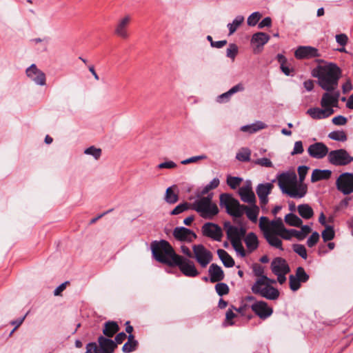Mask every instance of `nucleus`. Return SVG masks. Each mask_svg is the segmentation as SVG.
<instances>
[{"instance_id":"obj_52","label":"nucleus","mask_w":353,"mask_h":353,"mask_svg":"<svg viewBox=\"0 0 353 353\" xmlns=\"http://www.w3.org/2000/svg\"><path fill=\"white\" fill-rule=\"evenodd\" d=\"M191 204L183 203L176 206L171 212L172 215H176L190 208Z\"/></svg>"},{"instance_id":"obj_10","label":"nucleus","mask_w":353,"mask_h":353,"mask_svg":"<svg viewBox=\"0 0 353 353\" xmlns=\"http://www.w3.org/2000/svg\"><path fill=\"white\" fill-rule=\"evenodd\" d=\"M336 185L339 191L343 194H350L353 192V174L344 172L339 175L336 181Z\"/></svg>"},{"instance_id":"obj_61","label":"nucleus","mask_w":353,"mask_h":353,"mask_svg":"<svg viewBox=\"0 0 353 353\" xmlns=\"http://www.w3.org/2000/svg\"><path fill=\"white\" fill-rule=\"evenodd\" d=\"M205 158H206V156H205V155L192 157L190 158L183 160L181 161V164L186 165V164H189V163H195L199 160L205 159Z\"/></svg>"},{"instance_id":"obj_53","label":"nucleus","mask_w":353,"mask_h":353,"mask_svg":"<svg viewBox=\"0 0 353 353\" xmlns=\"http://www.w3.org/2000/svg\"><path fill=\"white\" fill-rule=\"evenodd\" d=\"M261 17V14L260 12H253L248 18L247 22H248V26H254L255 25H256V23H258V21H259Z\"/></svg>"},{"instance_id":"obj_56","label":"nucleus","mask_w":353,"mask_h":353,"mask_svg":"<svg viewBox=\"0 0 353 353\" xmlns=\"http://www.w3.org/2000/svg\"><path fill=\"white\" fill-rule=\"evenodd\" d=\"M254 163L265 168H272L273 166L272 161L268 158L258 159L254 161Z\"/></svg>"},{"instance_id":"obj_39","label":"nucleus","mask_w":353,"mask_h":353,"mask_svg":"<svg viewBox=\"0 0 353 353\" xmlns=\"http://www.w3.org/2000/svg\"><path fill=\"white\" fill-rule=\"evenodd\" d=\"M278 62L281 64V71L287 76L290 75L292 70L285 65L287 62L286 58L281 54H279L276 56Z\"/></svg>"},{"instance_id":"obj_21","label":"nucleus","mask_w":353,"mask_h":353,"mask_svg":"<svg viewBox=\"0 0 353 353\" xmlns=\"http://www.w3.org/2000/svg\"><path fill=\"white\" fill-rule=\"evenodd\" d=\"M239 193L243 202L250 204L255 203L256 197L252 189L251 182H247L245 185L241 187Z\"/></svg>"},{"instance_id":"obj_8","label":"nucleus","mask_w":353,"mask_h":353,"mask_svg":"<svg viewBox=\"0 0 353 353\" xmlns=\"http://www.w3.org/2000/svg\"><path fill=\"white\" fill-rule=\"evenodd\" d=\"M193 257L203 268H205L212 261V253L202 244L192 246Z\"/></svg>"},{"instance_id":"obj_46","label":"nucleus","mask_w":353,"mask_h":353,"mask_svg":"<svg viewBox=\"0 0 353 353\" xmlns=\"http://www.w3.org/2000/svg\"><path fill=\"white\" fill-rule=\"evenodd\" d=\"M85 154L92 155L95 159H99L101 154V150L94 146H90L85 150Z\"/></svg>"},{"instance_id":"obj_13","label":"nucleus","mask_w":353,"mask_h":353,"mask_svg":"<svg viewBox=\"0 0 353 353\" xmlns=\"http://www.w3.org/2000/svg\"><path fill=\"white\" fill-rule=\"evenodd\" d=\"M173 236L177 241L190 243L196 239V234L185 227H176L173 230Z\"/></svg>"},{"instance_id":"obj_17","label":"nucleus","mask_w":353,"mask_h":353,"mask_svg":"<svg viewBox=\"0 0 353 353\" xmlns=\"http://www.w3.org/2000/svg\"><path fill=\"white\" fill-rule=\"evenodd\" d=\"M274 185L271 183H260L256 188V192L261 206L268 203V195L271 193Z\"/></svg>"},{"instance_id":"obj_24","label":"nucleus","mask_w":353,"mask_h":353,"mask_svg":"<svg viewBox=\"0 0 353 353\" xmlns=\"http://www.w3.org/2000/svg\"><path fill=\"white\" fill-rule=\"evenodd\" d=\"M208 272L210 274V280L211 283L219 282L224 278L223 271L217 264H211L209 268Z\"/></svg>"},{"instance_id":"obj_1","label":"nucleus","mask_w":353,"mask_h":353,"mask_svg":"<svg viewBox=\"0 0 353 353\" xmlns=\"http://www.w3.org/2000/svg\"><path fill=\"white\" fill-rule=\"evenodd\" d=\"M153 257L157 261L169 266H177L183 274L195 277L199 274L193 261L175 253L172 245L165 240L151 243Z\"/></svg>"},{"instance_id":"obj_38","label":"nucleus","mask_w":353,"mask_h":353,"mask_svg":"<svg viewBox=\"0 0 353 353\" xmlns=\"http://www.w3.org/2000/svg\"><path fill=\"white\" fill-rule=\"evenodd\" d=\"M243 21L244 17L241 15H238L233 20L232 23H228V28L229 29V35L234 34Z\"/></svg>"},{"instance_id":"obj_20","label":"nucleus","mask_w":353,"mask_h":353,"mask_svg":"<svg viewBox=\"0 0 353 353\" xmlns=\"http://www.w3.org/2000/svg\"><path fill=\"white\" fill-rule=\"evenodd\" d=\"M130 21L131 17L130 15H125L119 19L115 26L114 33L121 38L127 39L129 37L127 29Z\"/></svg>"},{"instance_id":"obj_62","label":"nucleus","mask_w":353,"mask_h":353,"mask_svg":"<svg viewBox=\"0 0 353 353\" xmlns=\"http://www.w3.org/2000/svg\"><path fill=\"white\" fill-rule=\"evenodd\" d=\"M347 121V118L342 115L336 116L332 119V123L336 125H343L346 124Z\"/></svg>"},{"instance_id":"obj_29","label":"nucleus","mask_w":353,"mask_h":353,"mask_svg":"<svg viewBox=\"0 0 353 353\" xmlns=\"http://www.w3.org/2000/svg\"><path fill=\"white\" fill-rule=\"evenodd\" d=\"M263 235L267 241L268 242V243L271 246L283 250L282 241L277 236L276 234H274L272 230H270L269 232H266L265 234Z\"/></svg>"},{"instance_id":"obj_16","label":"nucleus","mask_w":353,"mask_h":353,"mask_svg":"<svg viewBox=\"0 0 353 353\" xmlns=\"http://www.w3.org/2000/svg\"><path fill=\"white\" fill-rule=\"evenodd\" d=\"M296 59H311L321 56L319 50L312 46H299L294 52Z\"/></svg>"},{"instance_id":"obj_19","label":"nucleus","mask_w":353,"mask_h":353,"mask_svg":"<svg viewBox=\"0 0 353 353\" xmlns=\"http://www.w3.org/2000/svg\"><path fill=\"white\" fill-rule=\"evenodd\" d=\"M27 76L33 81L39 85H43L46 83V75L37 68L35 64H32L26 70Z\"/></svg>"},{"instance_id":"obj_37","label":"nucleus","mask_w":353,"mask_h":353,"mask_svg":"<svg viewBox=\"0 0 353 353\" xmlns=\"http://www.w3.org/2000/svg\"><path fill=\"white\" fill-rule=\"evenodd\" d=\"M285 223L291 226L299 227L302 225V220L296 214L290 213L285 216Z\"/></svg>"},{"instance_id":"obj_60","label":"nucleus","mask_w":353,"mask_h":353,"mask_svg":"<svg viewBox=\"0 0 353 353\" xmlns=\"http://www.w3.org/2000/svg\"><path fill=\"white\" fill-rule=\"evenodd\" d=\"M233 310H237L234 306L232 307V309H229L225 314V321L230 325H233L234 323L231 321L234 317H236V314L234 313ZM238 311H239L238 310Z\"/></svg>"},{"instance_id":"obj_36","label":"nucleus","mask_w":353,"mask_h":353,"mask_svg":"<svg viewBox=\"0 0 353 353\" xmlns=\"http://www.w3.org/2000/svg\"><path fill=\"white\" fill-rule=\"evenodd\" d=\"M311 228L308 225H302L301 230H291L289 233L296 237L299 240H303L311 232Z\"/></svg>"},{"instance_id":"obj_32","label":"nucleus","mask_w":353,"mask_h":353,"mask_svg":"<svg viewBox=\"0 0 353 353\" xmlns=\"http://www.w3.org/2000/svg\"><path fill=\"white\" fill-rule=\"evenodd\" d=\"M217 254L223 263L227 268H232L234 265V259L229 255V254L223 249H219L217 250Z\"/></svg>"},{"instance_id":"obj_26","label":"nucleus","mask_w":353,"mask_h":353,"mask_svg":"<svg viewBox=\"0 0 353 353\" xmlns=\"http://www.w3.org/2000/svg\"><path fill=\"white\" fill-rule=\"evenodd\" d=\"M244 241L249 253L254 252L259 246L257 236L254 232L248 233L245 237Z\"/></svg>"},{"instance_id":"obj_30","label":"nucleus","mask_w":353,"mask_h":353,"mask_svg":"<svg viewBox=\"0 0 353 353\" xmlns=\"http://www.w3.org/2000/svg\"><path fill=\"white\" fill-rule=\"evenodd\" d=\"M245 212L247 217L253 223H256L259 213V208L255 203L251 206H243V213Z\"/></svg>"},{"instance_id":"obj_7","label":"nucleus","mask_w":353,"mask_h":353,"mask_svg":"<svg viewBox=\"0 0 353 353\" xmlns=\"http://www.w3.org/2000/svg\"><path fill=\"white\" fill-rule=\"evenodd\" d=\"M99 347L95 343H90L86 345L85 353H112L117 345L114 341L101 336L98 339Z\"/></svg>"},{"instance_id":"obj_41","label":"nucleus","mask_w":353,"mask_h":353,"mask_svg":"<svg viewBox=\"0 0 353 353\" xmlns=\"http://www.w3.org/2000/svg\"><path fill=\"white\" fill-rule=\"evenodd\" d=\"M330 139L338 141H345L347 135L343 131H333L328 134Z\"/></svg>"},{"instance_id":"obj_64","label":"nucleus","mask_w":353,"mask_h":353,"mask_svg":"<svg viewBox=\"0 0 353 353\" xmlns=\"http://www.w3.org/2000/svg\"><path fill=\"white\" fill-rule=\"evenodd\" d=\"M336 41L339 45L345 46L347 43L348 38L345 34H339L336 35Z\"/></svg>"},{"instance_id":"obj_40","label":"nucleus","mask_w":353,"mask_h":353,"mask_svg":"<svg viewBox=\"0 0 353 353\" xmlns=\"http://www.w3.org/2000/svg\"><path fill=\"white\" fill-rule=\"evenodd\" d=\"M334 228L330 225H327L325 229L322 232L321 236L324 242L331 241L334 238Z\"/></svg>"},{"instance_id":"obj_5","label":"nucleus","mask_w":353,"mask_h":353,"mask_svg":"<svg viewBox=\"0 0 353 353\" xmlns=\"http://www.w3.org/2000/svg\"><path fill=\"white\" fill-rule=\"evenodd\" d=\"M264 279H268V276L259 278L252 286V291L255 294L268 300H276L279 296V292L277 289L264 282Z\"/></svg>"},{"instance_id":"obj_45","label":"nucleus","mask_w":353,"mask_h":353,"mask_svg":"<svg viewBox=\"0 0 353 353\" xmlns=\"http://www.w3.org/2000/svg\"><path fill=\"white\" fill-rule=\"evenodd\" d=\"M238 54V47L234 43H230L226 50V56L232 61L235 59Z\"/></svg>"},{"instance_id":"obj_9","label":"nucleus","mask_w":353,"mask_h":353,"mask_svg":"<svg viewBox=\"0 0 353 353\" xmlns=\"http://www.w3.org/2000/svg\"><path fill=\"white\" fill-rule=\"evenodd\" d=\"M329 163L335 166H343L351 163L350 155L345 149H338L329 152Z\"/></svg>"},{"instance_id":"obj_4","label":"nucleus","mask_w":353,"mask_h":353,"mask_svg":"<svg viewBox=\"0 0 353 353\" xmlns=\"http://www.w3.org/2000/svg\"><path fill=\"white\" fill-rule=\"evenodd\" d=\"M190 208L205 219H212L219 212L217 205L212 201V194L198 197L191 204Z\"/></svg>"},{"instance_id":"obj_23","label":"nucleus","mask_w":353,"mask_h":353,"mask_svg":"<svg viewBox=\"0 0 353 353\" xmlns=\"http://www.w3.org/2000/svg\"><path fill=\"white\" fill-rule=\"evenodd\" d=\"M334 113L332 108H312L307 110V114L314 119H325Z\"/></svg>"},{"instance_id":"obj_28","label":"nucleus","mask_w":353,"mask_h":353,"mask_svg":"<svg viewBox=\"0 0 353 353\" xmlns=\"http://www.w3.org/2000/svg\"><path fill=\"white\" fill-rule=\"evenodd\" d=\"M331 174L332 172L329 170L315 169L312 171L311 181L315 183L321 180L328 179L330 178Z\"/></svg>"},{"instance_id":"obj_31","label":"nucleus","mask_w":353,"mask_h":353,"mask_svg":"<svg viewBox=\"0 0 353 353\" xmlns=\"http://www.w3.org/2000/svg\"><path fill=\"white\" fill-rule=\"evenodd\" d=\"M119 330L118 324L114 321H108L104 325L103 333L108 337H112Z\"/></svg>"},{"instance_id":"obj_27","label":"nucleus","mask_w":353,"mask_h":353,"mask_svg":"<svg viewBox=\"0 0 353 353\" xmlns=\"http://www.w3.org/2000/svg\"><path fill=\"white\" fill-rule=\"evenodd\" d=\"M270 36L262 32L254 34L251 39V43L255 45L257 48L262 47L270 40Z\"/></svg>"},{"instance_id":"obj_50","label":"nucleus","mask_w":353,"mask_h":353,"mask_svg":"<svg viewBox=\"0 0 353 353\" xmlns=\"http://www.w3.org/2000/svg\"><path fill=\"white\" fill-rule=\"evenodd\" d=\"M242 181V179L237 176H228L227 178V184L232 188L236 189Z\"/></svg>"},{"instance_id":"obj_12","label":"nucleus","mask_w":353,"mask_h":353,"mask_svg":"<svg viewBox=\"0 0 353 353\" xmlns=\"http://www.w3.org/2000/svg\"><path fill=\"white\" fill-rule=\"evenodd\" d=\"M309 155L316 159H321L328 156L329 149L327 145L322 142H316L311 144L307 148Z\"/></svg>"},{"instance_id":"obj_55","label":"nucleus","mask_w":353,"mask_h":353,"mask_svg":"<svg viewBox=\"0 0 353 353\" xmlns=\"http://www.w3.org/2000/svg\"><path fill=\"white\" fill-rule=\"evenodd\" d=\"M252 270L255 276L263 278V276H265L264 275V268L258 263H255L252 266Z\"/></svg>"},{"instance_id":"obj_51","label":"nucleus","mask_w":353,"mask_h":353,"mask_svg":"<svg viewBox=\"0 0 353 353\" xmlns=\"http://www.w3.org/2000/svg\"><path fill=\"white\" fill-rule=\"evenodd\" d=\"M215 290L216 293L219 296H223L229 292V288L227 284L224 283H219L215 285Z\"/></svg>"},{"instance_id":"obj_48","label":"nucleus","mask_w":353,"mask_h":353,"mask_svg":"<svg viewBox=\"0 0 353 353\" xmlns=\"http://www.w3.org/2000/svg\"><path fill=\"white\" fill-rule=\"evenodd\" d=\"M290 288L291 290L295 292L298 290L301 287V281L296 278L293 274L289 276Z\"/></svg>"},{"instance_id":"obj_25","label":"nucleus","mask_w":353,"mask_h":353,"mask_svg":"<svg viewBox=\"0 0 353 353\" xmlns=\"http://www.w3.org/2000/svg\"><path fill=\"white\" fill-rule=\"evenodd\" d=\"M270 225L271 230L274 234H276L277 235H279L285 239H289V236H286L283 234L284 232H288V231L285 228L281 218H278L272 221L270 223Z\"/></svg>"},{"instance_id":"obj_44","label":"nucleus","mask_w":353,"mask_h":353,"mask_svg":"<svg viewBox=\"0 0 353 353\" xmlns=\"http://www.w3.org/2000/svg\"><path fill=\"white\" fill-rule=\"evenodd\" d=\"M296 278L299 279L301 283H305L309 279V275L305 272V270L302 267L296 268L295 275Z\"/></svg>"},{"instance_id":"obj_2","label":"nucleus","mask_w":353,"mask_h":353,"mask_svg":"<svg viewBox=\"0 0 353 353\" xmlns=\"http://www.w3.org/2000/svg\"><path fill=\"white\" fill-rule=\"evenodd\" d=\"M309 167L301 165L298 168L299 180L294 171L283 172L277 176L278 185L283 193L291 198L301 199L307 192V185L304 180Z\"/></svg>"},{"instance_id":"obj_57","label":"nucleus","mask_w":353,"mask_h":353,"mask_svg":"<svg viewBox=\"0 0 353 353\" xmlns=\"http://www.w3.org/2000/svg\"><path fill=\"white\" fill-rule=\"evenodd\" d=\"M137 342H128L127 341L123 346L122 350L125 353H130L136 350Z\"/></svg>"},{"instance_id":"obj_42","label":"nucleus","mask_w":353,"mask_h":353,"mask_svg":"<svg viewBox=\"0 0 353 353\" xmlns=\"http://www.w3.org/2000/svg\"><path fill=\"white\" fill-rule=\"evenodd\" d=\"M251 152L248 148H242L237 154L236 159L239 161L245 162L249 161L250 159Z\"/></svg>"},{"instance_id":"obj_43","label":"nucleus","mask_w":353,"mask_h":353,"mask_svg":"<svg viewBox=\"0 0 353 353\" xmlns=\"http://www.w3.org/2000/svg\"><path fill=\"white\" fill-rule=\"evenodd\" d=\"M232 247L234 250L241 256L245 257L246 256V252L242 245L241 239L238 241H234L231 242Z\"/></svg>"},{"instance_id":"obj_54","label":"nucleus","mask_w":353,"mask_h":353,"mask_svg":"<svg viewBox=\"0 0 353 353\" xmlns=\"http://www.w3.org/2000/svg\"><path fill=\"white\" fill-rule=\"evenodd\" d=\"M319 240V234L317 232H312V235L307 241V245L309 248L314 246Z\"/></svg>"},{"instance_id":"obj_35","label":"nucleus","mask_w":353,"mask_h":353,"mask_svg":"<svg viewBox=\"0 0 353 353\" xmlns=\"http://www.w3.org/2000/svg\"><path fill=\"white\" fill-rule=\"evenodd\" d=\"M175 189H177L176 186L173 185L168 188L165 191V200L170 204H174L179 200L178 194L174 191Z\"/></svg>"},{"instance_id":"obj_47","label":"nucleus","mask_w":353,"mask_h":353,"mask_svg":"<svg viewBox=\"0 0 353 353\" xmlns=\"http://www.w3.org/2000/svg\"><path fill=\"white\" fill-rule=\"evenodd\" d=\"M270 222H269V220L265 216H261L259 219V228L263 231V234H265L266 232H269L271 230Z\"/></svg>"},{"instance_id":"obj_3","label":"nucleus","mask_w":353,"mask_h":353,"mask_svg":"<svg viewBox=\"0 0 353 353\" xmlns=\"http://www.w3.org/2000/svg\"><path fill=\"white\" fill-rule=\"evenodd\" d=\"M341 70L335 63L319 65L312 70V75L318 79L322 89L331 92L336 90Z\"/></svg>"},{"instance_id":"obj_59","label":"nucleus","mask_w":353,"mask_h":353,"mask_svg":"<svg viewBox=\"0 0 353 353\" xmlns=\"http://www.w3.org/2000/svg\"><path fill=\"white\" fill-rule=\"evenodd\" d=\"M350 199V197H346L344 199H343L337 205L335 206L334 211L339 212L341 210L346 209L349 205Z\"/></svg>"},{"instance_id":"obj_22","label":"nucleus","mask_w":353,"mask_h":353,"mask_svg":"<svg viewBox=\"0 0 353 353\" xmlns=\"http://www.w3.org/2000/svg\"><path fill=\"white\" fill-rule=\"evenodd\" d=\"M271 270L274 274L288 273L290 271L286 261L281 257H276L273 259L271 263Z\"/></svg>"},{"instance_id":"obj_15","label":"nucleus","mask_w":353,"mask_h":353,"mask_svg":"<svg viewBox=\"0 0 353 353\" xmlns=\"http://www.w3.org/2000/svg\"><path fill=\"white\" fill-rule=\"evenodd\" d=\"M339 92L334 90L323 94L321 100V105L324 108H332L336 107L339 102Z\"/></svg>"},{"instance_id":"obj_58","label":"nucleus","mask_w":353,"mask_h":353,"mask_svg":"<svg viewBox=\"0 0 353 353\" xmlns=\"http://www.w3.org/2000/svg\"><path fill=\"white\" fill-rule=\"evenodd\" d=\"M303 143L301 141H297L294 143L293 150L291 155L301 154L303 152Z\"/></svg>"},{"instance_id":"obj_34","label":"nucleus","mask_w":353,"mask_h":353,"mask_svg":"<svg viewBox=\"0 0 353 353\" xmlns=\"http://www.w3.org/2000/svg\"><path fill=\"white\" fill-rule=\"evenodd\" d=\"M297 210L299 215L305 219H309L314 215V211L308 204L299 205Z\"/></svg>"},{"instance_id":"obj_11","label":"nucleus","mask_w":353,"mask_h":353,"mask_svg":"<svg viewBox=\"0 0 353 353\" xmlns=\"http://www.w3.org/2000/svg\"><path fill=\"white\" fill-rule=\"evenodd\" d=\"M201 231L203 236L216 241H221L223 236L221 228L216 223L208 222L203 225Z\"/></svg>"},{"instance_id":"obj_18","label":"nucleus","mask_w":353,"mask_h":353,"mask_svg":"<svg viewBox=\"0 0 353 353\" xmlns=\"http://www.w3.org/2000/svg\"><path fill=\"white\" fill-rule=\"evenodd\" d=\"M224 227L226 230L227 237L230 242L241 240L245 234V230L243 228L231 225L228 222L225 223Z\"/></svg>"},{"instance_id":"obj_33","label":"nucleus","mask_w":353,"mask_h":353,"mask_svg":"<svg viewBox=\"0 0 353 353\" xmlns=\"http://www.w3.org/2000/svg\"><path fill=\"white\" fill-rule=\"evenodd\" d=\"M266 125L262 121H256L250 125H243L241 128V130L250 134L254 133L260 130L265 128Z\"/></svg>"},{"instance_id":"obj_14","label":"nucleus","mask_w":353,"mask_h":353,"mask_svg":"<svg viewBox=\"0 0 353 353\" xmlns=\"http://www.w3.org/2000/svg\"><path fill=\"white\" fill-rule=\"evenodd\" d=\"M251 309L261 319L268 318L273 312L272 309L268 307L265 302L262 301L254 303L251 305Z\"/></svg>"},{"instance_id":"obj_63","label":"nucleus","mask_w":353,"mask_h":353,"mask_svg":"<svg viewBox=\"0 0 353 353\" xmlns=\"http://www.w3.org/2000/svg\"><path fill=\"white\" fill-rule=\"evenodd\" d=\"M176 164L172 161H168L163 163H161L158 165V168L159 169H173L176 167Z\"/></svg>"},{"instance_id":"obj_6","label":"nucleus","mask_w":353,"mask_h":353,"mask_svg":"<svg viewBox=\"0 0 353 353\" xmlns=\"http://www.w3.org/2000/svg\"><path fill=\"white\" fill-rule=\"evenodd\" d=\"M220 205L226 209V212L234 217H241L243 214V205L234 199L229 194H221L220 195Z\"/></svg>"},{"instance_id":"obj_49","label":"nucleus","mask_w":353,"mask_h":353,"mask_svg":"<svg viewBox=\"0 0 353 353\" xmlns=\"http://www.w3.org/2000/svg\"><path fill=\"white\" fill-rule=\"evenodd\" d=\"M293 250L304 259H307V250L303 245L295 244L293 245Z\"/></svg>"}]
</instances>
